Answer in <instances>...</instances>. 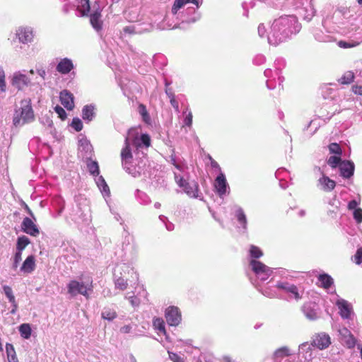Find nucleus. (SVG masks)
I'll return each mask as SVG.
<instances>
[{"label": "nucleus", "mask_w": 362, "mask_h": 362, "mask_svg": "<svg viewBox=\"0 0 362 362\" xmlns=\"http://www.w3.org/2000/svg\"><path fill=\"white\" fill-rule=\"evenodd\" d=\"M301 25L295 15H284L275 19L267 35L268 42L279 45L300 32Z\"/></svg>", "instance_id": "f257e3e1"}, {"label": "nucleus", "mask_w": 362, "mask_h": 362, "mask_svg": "<svg viewBox=\"0 0 362 362\" xmlns=\"http://www.w3.org/2000/svg\"><path fill=\"white\" fill-rule=\"evenodd\" d=\"M349 11L345 8L336 9L332 15L327 16L323 21V28L328 33H344V29L348 23Z\"/></svg>", "instance_id": "f03ea898"}, {"label": "nucleus", "mask_w": 362, "mask_h": 362, "mask_svg": "<svg viewBox=\"0 0 362 362\" xmlns=\"http://www.w3.org/2000/svg\"><path fill=\"white\" fill-rule=\"evenodd\" d=\"M130 274L132 279L130 281H134V284L139 281V274L134 271V268L125 263H120L116 265L114 271V282L116 288L124 291L128 286L127 279H124L126 274Z\"/></svg>", "instance_id": "7ed1b4c3"}, {"label": "nucleus", "mask_w": 362, "mask_h": 362, "mask_svg": "<svg viewBox=\"0 0 362 362\" xmlns=\"http://www.w3.org/2000/svg\"><path fill=\"white\" fill-rule=\"evenodd\" d=\"M68 293L72 297L81 294L86 298L88 292L93 291V281L89 276H81L78 280H71L67 284Z\"/></svg>", "instance_id": "20e7f679"}, {"label": "nucleus", "mask_w": 362, "mask_h": 362, "mask_svg": "<svg viewBox=\"0 0 362 362\" xmlns=\"http://www.w3.org/2000/svg\"><path fill=\"white\" fill-rule=\"evenodd\" d=\"M34 113L30 100H24L21 103V107L16 110L13 124L16 127H21L25 124L34 120Z\"/></svg>", "instance_id": "39448f33"}, {"label": "nucleus", "mask_w": 362, "mask_h": 362, "mask_svg": "<svg viewBox=\"0 0 362 362\" xmlns=\"http://www.w3.org/2000/svg\"><path fill=\"white\" fill-rule=\"evenodd\" d=\"M127 143L128 149H131L130 146L132 145L136 150H139L144 147L148 148L150 146L151 139L147 134H142L139 136L136 129H130L125 137L124 146L123 148L127 147Z\"/></svg>", "instance_id": "423d86ee"}, {"label": "nucleus", "mask_w": 362, "mask_h": 362, "mask_svg": "<svg viewBox=\"0 0 362 362\" xmlns=\"http://www.w3.org/2000/svg\"><path fill=\"white\" fill-rule=\"evenodd\" d=\"M175 181L179 187L182 188L185 193L189 197L202 199L199 195V185L196 182H188L189 173L181 175L173 171Z\"/></svg>", "instance_id": "0eeeda50"}, {"label": "nucleus", "mask_w": 362, "mask_h": 362, "mask_svg": "<svg viewBox=\"0 0 362 362\" xmlns=\"http://www.w3.org/2000/svg\"><path fill=\"white\" fill-rule=\"evenodd\" d=\"M121 159L123 168L125 171L134 177L139 176L143 172L144 168L140 164L133 163V156L132 150L126 148H122L121 151Z\"/></svg>", "instance_id": "6e6552de"}, {"label": "nucleus", "mask_w": 362, "mask_h": 362, "mask_svg": "<svg viewBox=\"0 0 362 362\" xmlns=\"http://www.w3.org/2000/svg\"><path fill=\"white\" fill-rule=\"evenodd\" d=\"M249 266L254 272L256 279L260 281L267 280L273 272L272 268L256 259H251Z\"/></svg>", "instance_id": "1a4fd4ad"}, {"label": "nucleus", "mask_w": 362, "mask_h": 362, "mask_svg": "<svg viewBox=\"0 0 362 362\" xmlns=\"http://www.w3.org/2000/svg\"><path fill=\"white\" fill-rule=\"evenodd\" d=\"M276 287L278 290L286 293L291 298L297 300L301 298V295L299 293L298 287L293 284L284 281H279Z\"/></svg>", "instance_id": "9d476101"}, {"label": "nucleus", "mask_w": 362, "mask_h": 362, "mask_svg": "<svg viewBox=\"0 0 362 362\" xmlns=\"http://www.w3.org/2000/svg\"><path fill=\"white\" fill-rule=\"evenodd\" d=\"M318 170L320 171L321 176L317 180V188L324 192H331L336 187V182L330 179L323 171H321L320 168H318Z\"/></svg>", "instance_id": "9b49d317"}, {"label": "nucleus", "mask_w": 362, "mask_h": 362, "mask_svg": "<svg viewBox=\"0 0 362 362\" xmlns=\"http://www.w3.org/2000/svg\"><path fill=\"white\" fill-rule=\"evenodd\" d=\"M214 186L220 197L229 194L230 187L223 173L221 172L214 180Z\"/></svg>", "instance_id": "f8f14e48"}, {"label": "nucleus", "mask_w": 362, "mask_h": 362, "mask_svg": "<svg viewBox=\"0 0 362 362\" xmlns=\"http://www.w3.org/2000/svg\"><path fill=\"white\" fill-rule=\"evenodd\" d=\"M165 317L170 326H177L181 320V313L177 307L169 306L165 309Z\"/></svg>", "instance_id": "ddd939ff"}, {"label": "nucleus", "mask_w": 362, "mask_h": 362, "mask_svg": "<svg viewBox=\"0 0 362 362\" xmlns=\"http://www.w3.org/2000/svg\"><path fill=\"white\" fill-rule=\"evenodd\" d=\"M11 83L15 88L21 90L30 85V78L23 72L16 71L11 77Z\"/></svg>", "instance_id": "4468645a"}, {"label": "nucleus", "mask_w": 362, "mask_h": 362, "mask_svg": "<svg viewBox=\"0 0 362 362\" xmlns=\"http://www.w3.org/2000/svg\"><path fill=\"white\" fill-rule=\"evenodd\" d=\"M302 310L307 319L315 320L319 318L318 305L313 302H308L303 305Z\"/></svg>", "instance_id": "2eb2a0df"}, {"label": "nucleus", "mask_w": 362, "mask_h": 362, "mask_svg": "<svg viewBox=\"0 0 362 362\" xmlns=\"http://www.w3.org/2000/svg\"><path fill=\"white\" fill-rule=\"evenodd\" d=\"M336 305L339 310V313L343 319L351 318L353 314V308L350 303L344 299L339 298L336 302Z\"/></svg>", "instance_id": "dca6fc26"}, {"label": "nucleus", "mask_w": 362, "mask_h": 362, "mask_svg": "<svg viewBox=\"0 0 362 362\" xmlns=\"http://www.w3.org/2000/svg\"><path fill=\"white\" fill-rule=\"evenodd\" d=\"M123 241H122V250L124 251H129L130 252H135L137 250V247L135 243L134 237L129 233V231L124 228Z\"/></svg>", "instance_id": "f3484780"}, {"label": "nucleus", "mask_w": 362, "mask_h": 362, "mask_svg": "<svg viewBox=\"0 0 362 362\" xmlns=\"http://www.w3.org/2000/svg\"><path fill=\"white\" fill-rule=\"evenodd\" d=\"M16 36L20 42L23 44H28L33 41L34 35L31 28L20 27L16 30Z\"/></svg>", "instance_id": "a211bd4d"}, {"label": "nucleus", "mask_w": 362, "mask_h": 362, "mask_svg": "<svg viewBox=\"0 0 362 362\" xmlns=\"http://www.w3.org/2000/svg\"><path fill=\"white\" fill-rule=\"evenodd\" d=\"M331 344V339L329 334L322 332L317 334L312 342L313 346H316L320 350L327 349Z\"/></svg>", "instance_id": "6ab92c4d"}, {"label": "nucleus", "mask_w": 362, "mask_h": 362, "mask_svg": "<svg viewBox=\"0 0 362 362\" xmlns=\"http://www.w3.org/2000/svg\"><path fill=\"white\" fill-rule=\"evenodd\" d=\"M317 284L328 292H335V289L334 288V279L327 274H322L318 276Z\"/></svg>", "instance_id": "aec40b11"}, {"label": "nucleus", "mask_w": 362, "mask_h": 362, "mask_svg": "<svg viewBox=\"0 0 362 362\" xmlns=\"http://www.w3.org/2000/svg\"><path fill=\"white\" fill-rule=\"evenodd\" d=\"M232 210L234 216L235 217L238 222L240 225L243 231L245 232L247 228V221L244 210L243 209L242 207L238 205L233 206Z\"/></svg>", "instance_id": "412c9836"}, {"label": "nucleus", "mask_w": 362, "mask_h": 362, "mask_svg": "<svg viewBox=\"0 0 362 362\" xmlns=\"http://www.w3.org/2000/svg\"><path fill=\"white\" fill-rule=\"evenodd\" d=\"M339 332L341 341L349 349L354 348L356 346V339L347 328L340 329Z\"/></svg>", "instance_id": "4be33fe9"}, {"label": "nucleus", "mask_w": 362, "mask_h": 362, "mask_svg": "<svg viewBox=\"0 0 362 362\" xmlns=\"http://www.w3.org/2000/svg\"><path fill=\"white\" fill-rule=\"evenodd\" d=\"M21 228L23 230L32 236H37L40 233L39 229L37 226L34 223V222L28 217H25L23 218Z\"/></svg>", "instance_id": "5701e85b"}, {"label": "nucleus", "mask_w": 362, "mask_h": 362, "mask_svg": "<svg viewBox=\"0 0 362 362\" xmlns=\"http://www.w3.org/2000/svg\"><path fill=\"white\" fill-rule=\"evenodd\" d=\"M298 13L304 20L310 21L315 14V10L312 2L305 3V6L298 7Z\"/></svg>", "instance_id": "b1692460"}, {"label": "nucleus", "mask_w": 362, "mask_h": 362, "mask_svg": "<svg viewBox=\"0 0 362 362\" xmlns=\"http://www.w3.org/2000/svg\"><path fill=\"white\" fill-rule=\"evenodd\" d=\"M90 22L97 33H100L102 31L103 23L101 20V9L100 8L95 9L90 15Z\"/></svg>", "instance_id": "393cba45"}, {"label": "nucleus", "mask_w": 362, "mask_h": 362, "mask_svg": "<svg viewBox=\"0 0 362 362\" xmlns=\"http://www.w3.org/2000/svg\"><path fill=\"white\" fill-rule=\"evenodd\" d=\"M340 175L344 178H349L354 175V164L349 160H344L339 165Z\"/></svg>", "instance_id": "a878e982"}, {"label": "nucleus", "mask_w": 362, "mask_h": 362, "mask_svg": "<svg viewBox=\"0 0 362 362\" xmlns=\"http://www.w3.org/2000/svg\"><path fill=\"white\" fill-rule=\"evenodd\" d=\"M74 69L72 61L69 58L62 59L56 66V70L61 74H67Z\"/></svg>", "instance_id": "bb28decb"}, {"label": "nucleus", "mask_w": 362, "mask_h": 362, "mask_svg": "<svg viewBox=\"0 0 362 362\" xmlns=\"http://www.w3.org/2000/svg\"><path fill=\"white\" fill-rule=\"evenodd\" d=\"M187 4H193L198 8L202 4V0H175L172 7V15L175 16L177 11Z\"/></svg>", "instance_id": "cd10ccee"}, {"label": "nucleus", "mask_w": 362, "mask_h": 362, "mask_svg": "<svg viewBox=\"0 0 362 362\" xmlns=\"http://www.w3.org/2000/svg\"><path fill=\"white\" fill-rule=\"evenodd\" d=\"M168 162L173 165L175 168L177 170L176 172L178 173L181 175L185 173L187 174L188 167L181 159L177 158L174 153L170 156Z\"/></svg>", "instance_id": "c85d7f7f"}, {"label": "nucleus", "mask_w": 362, "mask_h": 362, "mask_svg": "<svg viewBox=\"0 0 362 362\" xmlns=\"http://www.w3.org/2000/svg\"><path fill=\"white\" fill-rule=\"evenodd\" d=\"M60 101L61 103L67 110H71L74 107V96L73 95L66 90H64L60 93Z\"/></svg>", "instance_id": "c756f323"}, {"label": "nucleus", "mask_w": 362, "mask_h": 362, "mask_svg": "<svg viewBox=\"0 0 362 362\" xmlns=\"http://www.w3.org/2000/svg\"><path fill=\"white\" fill-rule=\"evenodd\" d=\"M264 75L267 78L266 82L267 88L270 90L275 88L276 84L277 83H279L278 78L276 75V70L267 69L264 71Z\"/></svg>", "instance_id": "7c9ffc66"}, {"label": "nucleus", "mask_w": 362, "mask_h": 362, "mask_svg": "<svg viewBox=\"0 0 362 362\" xmlns=\"http://www.w3.org/2000/svg\"><path fill=\"white\" fill-rule=\"evenodd\" d=\"M324 29L325 33L322 30L315 33L314 36L317 41L322 42H332L337 40V38L334 35V33H328L325 28Z\"/></svg>", "instance_id": "2f4dec72"}, {"label": "nucleus", "mask_w": 362, "mask_h": 362, "mask_svg": "<svg viewBox=\"0 0 362 362\" xmlns=\"http://www.w3.org/2000/svg\"><path fill=\"white\" fill-rule=\"evenodd\" d=\"M35 259L33 255H29L23 262L20 268L21 272L25 274H30L35 269Z\"/></svg>", "instance_id": "473e14b6"}, {"label": "nucleus", "mask_w": 362, "mask_h": 362, "mask_svg": "<svg viewBox=\"0 0 362 362\" xmlns=\"http://www.w3.org/2000/svg\"><path fill=\"white\" fill-rule=\"evenodd\" d=\"M286 66V62L283 58H277L274 61V69L276 70V75L278 78L279 81V86H281L282 85V83L284 82V77L281 76V70L285 67Z\"/></svg>", "instance_id": "72a5a7b5"}, {"label": "nucleus", "mask_w": 362, "mask_h": 362, "mask_svg": "<svg viewBox=\"0 0 362 362\" xmlns=\"http://www.w3.org/2000/svg\"><path fill=\"white\" fill-rule=\"evenodd\" d=\"M76 11L79 16H87L90 11L89 0H76Z\"/></svg>", "instance_id": "f704fd0d"}, {"label": "nucleus", "mask_w": 362, "mask_h": 362, "mask_svg": "<svg viewBox=\"0 0 362 362\" xmlns=\"http://www.w3.org/2000/svg\"><path fill=\"white\" fill-rule=\"evenodd\" d=\"M153 326L157 331L158 334H163L165 336V339L168 340V335L165 330V325L164 320L160 317H155L153 320Z\"/></svg>", "instance_id": "c9c22d12"}, {"label": "nucleus", "mask_w": 362, "mask_h": 362, "mask_svg": "<svg viewBox=\"0 0 362 362\" xmlns=\"http://www.w3.org/2000/svg\"><path fill=\"white\" fill-rule=\"evenodd\" d=\"M95 177V183L103 195L104 197H109L110 194V191L103 177L99 175Z\"/></svg>", "instance_id": "e433bc0d"}, {"label": "nucleus", "mask_w": 362, "mask_h": 362, "mask_svg": "<svg viewBox=\"0 0 362 362\" xmlns=\"http://www.w3.org/2000/svg\"><path fill=\"white\" fill-rule=\"evenodd\" d=\"M313 346L310 344L308 342H305L299 346V354L303 355V358L305 361H310L313 358L312 356V347Z\"/></svg>", "instance_id": "4c0bfd02"}, {"label": "nucleus", "mask_w": 362, "mask_h": 362, "mask_svg": "<svg viewBox=\"0 0 362 362\" xmlns=\"http://www.w3.org/2000/svg\"><path fill=\"white\" fill-rule=\"evenodd\" d=\"M95 107L93 105H85L82 109V118L87 122H90L95 117Z\"/></svg>", "instance_id": "58836bf2"}, {"label": "nucleus", "mask_w": 362, "mask_h": 362, "mask_svg": "<svg viewBox=\"0 0 362 362\" xmlns=\"http://www.w3.org/2000/svg\"><path fill=\"white\" fill-rule=\"evenodd\" d=\"M177 23H173L170 22V19L168 15H167L163 21L158 25V28L160 30H166V29H174L177 28Z\"/></svg>", "instance_id": "ea45409f"}, {"label": "nucleus", "mask_w": 362, "mask_h": 362, "mask_svg": "<svg viewBox=\"0 0 362 362\" xmlns=\"http://www.w3.org/2000/svg\"><path fill=\"white\" fill-rule=\"evenodd\" d=\"M6 351L8 362H18V358L13 346L11 344H6Z\"/></svg>", "instance_id": "a19ab883"}, {"label": "nucleus", "mask_w": 362, "mask_h": 362, "mask_svg": "<svg viewBox=\"0 0 362 362\" xmlns=\"http://www.w3.org/2000/svg\"><path fill=\"white\" fill-rule=\"evenodd\" d=\"M30 243V240L28 237L22 235L18 238L16 243V251L23 252L25 247Z\"/></svg>", "instance_id": "79ce46f5"}, {"label": "nucleus", "mask_w": 362, "mask_h": 362, "mask_svg": "<svg viewBox=\"0 0 362 362\" xmlns=\"http://www.w3.org/2000/svg\"><path fill=\"white\" fill-rule=\"evenodd\" d=\"M136 197L141 204L148 205L151 203L149 197L144 192L136 189Z\"/></svg>", "instance_id": "37998d69"}, {"label": "nucleus", "mask_w": 362, "mask_h": 362, "mask_svg": "<svg viewBox=\"0 0 362 362\" xmlns=\"http://www.w3.org/2000/svg\"><path fill=\"white\" fill-rule=\"evenodd\" d=\"M101 315L103 319L109 321L114 320L117 317L116 311L110 308H105Z\"/></svg>", "instance_id": "c03bdc74"}, {"label": "nucleus", "mask_w": 362, "mask_h": 362, "mask_svg": "<svg viewBox=\"0 0 362 362\" xmlns=\"http://www.w3.org/2000/svg\"><path fill=\"white\" fill-rule=\"evenodd\" d=\"M87 168L89 173L93 176H98L100 173L99 165L97 161L95 160H89L87 163Z\"/></svg>", "instance_id": "a18cd8bd"}, {"label": "nucleus", "mask_w": 362, "mask_h": 362, "mask_svg": "<svg viewBox=\"0 0 362 362\" xmlns=\"http://www.w3.org/2000/svg\"><path fill=\"white\" fill-rule=\"evenodd\" d=\"M328 204L334 208L328 211V214L330 216H332V214H336L340 207V202L337 199L336 195L329 200Z\"/></svg>", "instance_id": "49530a36"}, {"label": "nucleus", "mask_w": 362, "mask_h": 362, "mask_svg": "<svg viewBox=\"0 0 362 362\" xmlns=\"http://www.w3.org/2000/svg\"><path fill=\"white\" fill-rule=\"evenodd\" d=\"M19 332L22 337L29 339L31 336V327L29 324H22L19 327Z\"/></svg>", "instance_id": "de8ad7c7"}, {"label": "nucleus", "mask_w": 362, "mask_h": 362, "mask_svg": "<svg viewBox=\"0 0 362 362\" xmlns=\"http://www.w3.org/2000/svg\"><path fill=\"white\" fill-rule=\"evenodd\" d=\"M139 25H131L128 26H125L122 29V32L124 34L132 35L141 33V30H140L138 28Z\"/></svg>", "instance_id": "09e8293b"}, {"label": "nucleus", "mask_w": 362, "mask_h": 362, "mask_svg": "<svg viewBox=\"0 0 362 362\" xmlns=\"http://www.w3.org/2000/svg\"><path fill=\"white\" fill-rule=\"evenodd\" d=\"M183 114L185 115V117L183 120L184 125L188 127H191L192 124L193 116L192 112L189 110L188 107H187L185 110L183 111Z\"/></svg>", "instance_id": "8fccbe9b"}, {"label": "nucleus", "mask_w": 362, "mask_h": 362, "mask_svg": "<svg viewBox=\"0 0 362 362\" xmlns=\"http://www.w3.org/2000/svg\"><path fill=\"white\" fill-rule=\"evenodd\" d=\"M274 355L276 358H284L285 356H290L291 353H290V350L288 347L283 346V347H281V348L276 349L274 351Z\"/></svg>", "instance_id": "3c124183"}, {"label": "nucleus", "mask_w": 362, "mask_h": 362, "mask_svg": "<svg viewBox=\"0 0 362 362\" xmlns=\"http://www.w3.org/2000/svg\"><path fill=\"white\" fill-rule=\"evenodd\" d=\"M354 78V74L351 71H347L339 79V81L341 84H349L353 81Z\"/></svg>", "instance_id": "603ef678"}, {"label": "nucleus", "mask_w": 362, "mask_h": 362, "mask_svg": "<svg viewBox=\"0 0 362 362\" xmlns=\"http://www.w3.org/2000/svg\"><path fill=\"white\" fill-rule=\"evenodd\" d=\"M3 291L7 298L8 299V301L10 303H14L15 296L13 293L12 288L7 285L3 286Z\"/></svg>", "instance_id": "864d4df0"}, {"label": "nucleus", "mask_w": 362, "mask_h": 362, "mask_svg": "<svg viewBox=\"0 0 362 362\" xmlns=\"http://www.w3.org/2000/svg\"><path fill=\"white\" fill-rule=\"evenodd\" d=\"M342 162L340 158V156H332L327 160V163L332 168H336L337 165H339L340 163Z\"/></svg>", "instance_id": "5fc2aeb1"}, {"label": "nucleus", "mask_w": 362, "mask_h": 362, "mask_svg": "<svg viewBox=\"0 0 362 362\" xmlns=\"http://www.w3.org/2000/svg\"><path fill=\"white\" fill-rule=\"evenodd\" d=\"M250 255L252 258H259L263 255L262 250L257 246L251 245Z\"/></svg>", "instance_id": "6e6d98bb"}, {"label": "nucleus", "mask_w": 362, "mask_h": 362, "mask_svg": "<svg viewBox=\"0 0 362 362\" xmlns=\"http://www.w3.org/2000/svg\"><path fill=\"white\" fill-rule=\"evenodd\" d=\"M22 253L20 252L16 251L14 256L13 257V263H12V269L13 270H16L18 267L19 263L22 260Z\"/></svg>", "instance_id": "4d7b16f0"}, {"label": "nucleus", "mask_w": 362, "mask_h": 362, "mask_svg": "<svg viewBox=\"0 0 362 362\" xmlns=\"http://www.w3.org/2000/svg\"><path fill=\"white\" fill-rule=\"evenodd\" d=\"M159 219L161 222H163L165 226V228L168 230V231H172L174 230V224L171 222H170L168 219V218L163 215H160L159 216Z\"/></svg>", "instance_id": "13d9d810"}, {"label": "nucleus", "mask_w": 362, "mask_h": 362, "mask_svg": "<svg viewBox=\"0 0 362 362\" xmlns=\"http://www.w3.org/2000/svg\"><path fill=\"white\" fill-rule=\"evenodd\" d=\"M358 42H354L352 41H344V40H339L337 42V45L339 47L346 49V48H351L356 47L358 45Z\"/></svg>", "instance_id": "bf43d9fd"}, {"label": "nucleus", "mask_w": 362, "mask_h": 362, "mask_svg": "<svg viewBox=\"0 0 362 362\" xmlns=\"http://www.w3.org/2000/svg\"><path fill=\"white\" fill-rule=\"evenodd\" d=\"M125 298L129 300V303L133 307H138L142 302V300L138 297V296H125Z\"/></svg>", "instance_id": "052dcab7"}, {"label": "nucleus", "mask_w": 362, "mask_h": 362, "mask_svg": "<svg viewBox=\"0 0 362 362\" xmlns=\"http://www.w3.org/2000/svg\"><path fill=\"white\" fill-rule=\"evenodd\" d=\"M329 151L331 153H334L338 156L341 154V149L340 146L337 143H332L328 146Z\"/></svg>", "instance_id": "680f3d73"}, {"label": "nucleus", "mask_w": 362, "mask_h": 362, "mask_svg": "<svg viewBox=\"0 0 362 362\" xmlns=\"http://www.w3.org/2000/svg\"><path fill=\"white\" fill-rule=\"evenodd\" d=\"M71 126L76 132H80L83 129V123L81 120L78 117H75L73 119Z\"/></svg>", "instance_id": "e2e57ef3"}, {"label": "nucleus", "mask_w": 362, "mask_h": 362, "mask_svg": "<svg viewBox=\"0 0 362 362\" xmlns=\"http://www.w3.org/2000/svg\"><path fill=\"white\" fill-rule=\"evenodd\" d=\"M141 291H139L138 293V297L140 298V299L142 300V302L144 303V301H146L148 302V292L144 288V286L142 285L140 288Z\"/></svg>", "instance_id": "0e129e2a"}, {"label": "nucleus", "mask_w": 362, "mask_h": 362, "mask_svg": "<svg viewBox=\"0 0 362 362\" xmlns=\"http://www.w3.org/2000/svg\"><path fill=\"white\" fill-rule=\"evenodd\" d=\"M54 110L62 120H64L66 118V113L64 108H62L61 106L57 105L54 107Z\"/></svg>", "instance_id": "69168bd1"}, {"label": "nucleus", "mask_w": 362, "mask_h": 362, "mask_svg": "<svg viewBox=\"0 0 362 362\" xmlns=\"http://www.w3.org/2000/svg\"><path fill=\"white\" fill-rule=\"evenodd\" d=\"M354 218L357 223L362 222V209L361 208H358L354 211L353 213Z\"/></svg>", "instance_id": "338daca9"}, {"label": "nucleus", "mask_w": 362, "mask_h": 362, "mask_svg": "<svg viewBox=\"0 0 362 362\" xmlns=\"http://www.w3.org/2000/svg\"><path fill=\"white\" fill-rule=\"evenodd\" d=\"M169 358L173 362H185V360L179 356L177 354L171 352L170 351H168Z\"/></svg>", "instance_id": "774afa93"}]
</instances>
